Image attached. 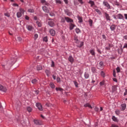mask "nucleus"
Returning a JSON list of instances; mask_svg holds the SVG:
<instances>
[{"instance_id": "1", "label": "nucleus", "mask_w": 127, "mask_h": 127, "mask_svg": "<svg viewBox=\"0 0 127 127\" xmlns=\"http://www.w3.org/2000/svg\"><path fill=\"white\" fill-rule=\"evenodd\" d=\"M74 40L75 41V43L78 44L77 45V47L81 48L83 45H84V42H81L80 45H79V43H80V41H79V39H78V37L76 35H75L74 36Z\"/></svg>"}, {"instance_id": "2", "label": "nucleus", "mask_w": 127, "mask_h": 127, "mask_svg": "<svg viewBox=\"0 0 127 127\" xmlns=\"http://www.w3.org/2000/svg\"><path fill=\"white\" fill-rule=\"evenodd\" d=\"M25 11V10H24V9L20 8L19 9V11L17 13V17H18V18H19V17H21L22 14L24 13Z\"/></svg>"}, {"instance_id": "3", "label": "nucleus", "mask_w": 127, "mask_h": 127, "mask_svg": "<svg viewBox=\"0 0 127 127\" xmlns=\"http://www.w3.org/2000/svg\"><path fill=\"white\" fill-rule=\"evenodd\" d=\"M15 62H16V58H12L10 60L8 61V63L10 64L9 67H11V66H12V65H13Z\"/></svg>"}, {"instance_id": "4", "label": "nucleus", "mask_w": 127, "mask_h": 127, "mask_svg": "<svg viewBox=\"0 0 127 127\" xmlns=\"http://www.w3.org/2000/svg\"><path fill=\"white\" fill-rule=\"evenodd\" d=\"M103 3L105 6H106L108 9H114V7H111V5H110V4L108 3V2L103 1Z\"/></svg>"}, {"instance_id": "5", "label": "nucleus", "mask_w": 127, "mask_h": 127, "mask_svg": "<svg viewBox=\"0 0 127 127\" xmlns=\"http://www.w3.org/2000/svg\"><path fill=\"white\" fill-rule=\"evenodd\" d=\"M36 106L37 107H38L39 111H43V108H42V105H41V104L37 103H36Z\"/></svg>"}, {"instance_id": "6", "label": "nucleus", "mask_w": 127, "mask_h": 127, "mask_svg": "<svg viewBox=\"0 0 127 127\" xmlns=\"http://www.w3.org/2000/svg\"><path fill=\"white\" fill-rule=\"evenodd\" d=\"M0 91H2V92H6L7 91V89H6V87L3 86L2 85L0 84Z\"/></svg>"}, {"instance_id": "7", "label": "nucleus", "mask_w": 127, "mask_h": 127, "mask_svg": "<svg viewBox=\"0 0 127 127\" xmlns=\"http://www.w3.org/2000/svg\"><path fill=\"white\" fill-rule=\"evenodd\" d=\"M34 123L36 125H38V126H41V125H42V122H41V121H39V120H34Z\"/></svg>"}, {"instance_id": "8", "label": "nucleus", "mask_w": 127, "mask_h": 127, "mask_svg": "<svg viewBox=\"0 0 127 127\" xmlns=\"http://www.w3.org/2000/svg\"><path fill=\"white\" fill-rule=\"evenodd\" d=\"M127 108V104H123L121 105V111H125L126 109Z\"/></svg>"}, {"instance_id": "9", "label": "nucleus", "mask_w": 127, "mask_h": 127, "mask_svg": "<svg viewBox=\"0 0 127 127\" xmlns=\"http://www.w3.org/2000/svg\"><path fill=\"white\" fill-rule=\"evenodd\" d=\"M117 17L118 19H124V15L123 14L119 13L117 15Z\"/></svg>"}, {"instance_id": "10", "label": "nucleus", "mask_w": 127, "mask_h": 127, "mask_svg": "<svg viewBox=\"0 0 127 127\" xmlns=\"http://www.w3.org/2000/svg\"><path fill=\"white\" fill-rule=\"evenodd\" d=\"M43 10L45 12H46L47 13H49V9L47 8L46 6H43Z\"/></svg>"}, {"instance_id": "11", "label": "nucleus", "mask_w": 127, "mask_h": 127, "mask_svg": "<svg viewBox=\"0 0 127 127\" xmlns=\"http://www.w3.org/2000/svg\"><path fill=\"white\" fill-rule=\"evenodd\" d=\"M64 19L66 20V21H67V22H73V19L68 17H65Z\"/></svg>"}, {"instance_id": "12", "label": "nucleus", "mask_w": 127, "mask_h": 127, "mask_svg": "<svg viewBox=\"0 0 127 127\" xmlns=\"http://www.w3.org/2000/svg\"><path fill=\"white\" fill-rule=\"evenodd\" d=\"M117 26L115 25H112L110 26V29L111 30V31H115V30H116V28Z\"/></svg>"}, {"instance_id": "13", "label": "nucleus", "mask_w": 127, "mask_h": 127, "mask_svg": "<svg viewBox=\"0 0 127 127\" xmlns=\"http://www.w3.org/2000/svg\"><path fill=\"white\" fill-rule=\"evenodd\" d=\"M104 15L107 20H111V17H110V15H109L107 13V12H104Z\"/></svg>"}, {"instance_id": "14", "label": "nucleus", "mask_w": 127, "mask_h": 127, "mask_svg": "<svg viewBox=\"0 0 127 127\" xmlns=\"http://www.w3.org/2000/svg\"><path fill=\"white\" fill-rule=\"evenodd\" d=\"M26 28L29 31H31L33 29V27L31 25H28L26 26Z\"/></svg>"}, {"instance_id": "15", "label": "nucleus", "mask_w": 127, "mask_h": 127, "mask_svg": "<svg viewBox=\"0 0 127 127\" xmlns=\"http://www.w3.org/2000/svg\"><path fill=\"white\" fill-rule=\"evenodd\" d=\"M68 61L70 62V63H73L74 62V58H73V57L72 56H70L68 58Z\"/></svg>"}, {"instance_id": "16", "label": "nucleus", "mask_w": 127, "mask_h": 127, "mask_svg": "<svg viewBox=\"0 0 127 127\" xmlns=\"http://www.w3.org/2000/svg\"><path fill=\"white\" fill-rule=\"evenodd\" d=\"M88 3H89V4H90V6L91 7H93V6H94V5H95V2L92 0H89V1L88 2Z\"/></svg>"}, {"instance_id": "17", "label": "nucleus", "mask_w": 127, "mask_h": 127, "mask_svg": "<svg viewBox=\"0 0 127 127\" xmlns=\"http://www.w3.org/2000/svg\"><path fill=\"white\" fill-rule=\"evenodd\" d=\"M48 24H49V25L51 27H53V26L55 25V24H54V22H53V21H49Z\"/></svg>"}, {"instance_id": "18", "label": "nucleus", "mask_w": 127, "mask_h": 127, "mask_svg": "<svg viewBox=\"0 0 127 127\" xmlns=\"http://www.w3.org/2000/svg\"><path fill=\"white\" fill-rule=\"evenodd\" d=\"M50 33L51 34V35H52V36H54V35H55V31L53 29H51L50 30Z\"/></svg>"}, {"instance_id": "19", "label": "nucleus", "mask_w": 127, "mask_h": 127, "mask_svg": "<svg viewBox=\"0 0 127 127\" xmlns=\"http://www.w3.org/2000/svg\"><path fill=\"white\" fill-rule=\"evenodd\" d=\"M75 26H76L74 24H73V23H70L69 24L70 30H73V28H74V27H75Z\"/></svg>"}, {"instance_id": "20", "label": "nucleus", "mask_w": 127, "mask_h": 127, "mask_svg": "<svg viewBox=\"0 0 127 127\" xmlns=\"http://www.w3.org/2000/svg\"><path fill=\"white\" fill-rule=\"evenodd\" d=\"M64 12L65 13H66V14L67 15H68V16H70V15H71V12H70V11H69L68 9H66L64 10Z\"/></svg>"}, {"instance_id": "21", "label": "nucleus", "mask_w": 127, "mask_h": 127, "mask_svg": "<svg viewBox=\"0 0 127 127\" xmlns=\"http://www.w3.org/2000/svg\"><path fill=\"white\" fill-rule=\"evenodd\" d=\"M90 76V75L89 74V73L87 72H85L84 73V77L85 79H88L89 77Z\"/></svg>"}, {"instance_id": "22", "label": "nucleus", "mask_w": 127, "mask_h": 127, "mask_svg": "<svg viewBox=\"0 0 127 127\" xmlns=\"http://www.w3.org/2000/svg\"><path fill=\"white\" fill-rule=\"evenodd\" d=\"M45 73L47 74V76H48V77H49L50 76V70H49L48 69H46L45 70Z\"/></svg>"}, {"instance_id": "23", "label": "nucleus", "mask_w": 127, "mask_h": 127, "mask_svg": "<svg viewBox=\"0 0 127 127\" xmlns=\"http://www.w3.org/2000/svg\"><path fill=\"white\" fill-rule=\"evenodd\" d=\"M90 26H92L93 25V20L89 19L88 20Z\"/></svg>"}, {"instance_id": "24", "label": "nucleus", "mask_w": 127, "mask_h": 127, "mask_svg": "<svg viewBox=\"0 0 127 127\" xmlns=\"http://www.w3.org/2000/svg\"><path fill=\"white\" fill-rule=\"evenodd\" d=\"M89 52L91 55L94 56L95 55V50H90Z\"/></svg>"}, {"instance_id": "25", "label": "nucleus", "mask_w": 127, "mask_h": 127, "mask_svg": "<svg viewBox=\"0 0 127 127\" xmlns=\"http://www.w3.org/2000/svg\"><path fill=\"white\" fill-rule=\"evenodd\" d=\"M84 107H87L88 108H90V109H92V106L89 103H87L86 104H85L84 105Z\"/></svg>"}, {"instance_id": "26", "label": "nucleus", "mask_w": 127, "mask_h": 127, "mask_svg": "<svg viewBox=\"0 0 127 127\" xmlns=\"http://www.w3.org/2000/svg\"><path fill=\"white\" fill-rule=\"evenodd\" d=\"M36 23H37V25L39 26V27H41L42 25L41 24V22H40V21H37Z\"/></svg>"}, {"instance_id": "27", "label": "nucleus", "mask_w": 127, "mask_h": 127, "mask_svg": "<svg viewBox=\"0 0 127 127\" xmlns=\"http://www.w3.org/2000/svg\"><path fill=\"white\" fill-rule=\"evenodd\" d=\"M112 120H113V121H114V122H119L118 118H117L115 116L112 117Z\"/></svg>"}, {"instance_id": "28", "label": "nucleus", "mask_w": 127, "mask_h": 127, "mask_svg": "<svg viewBox=\"0 0 127 127\" xmlns=\"http://www.w3.org/2000/svg\"><path fill=\"white\" fill-rule=\"evenodd\" d=\"M99 66L102 68V67H104V62H100L99 64Z\"/></svg>"}, {"instance_id": "29", "label": "nucleus", "mask_w": 127, "mask_h": 127, "mask_svg": "<svg viewBox=\"0 0 127 127\" xmlns=\"http://www.w3.org/2000/svg\"><path fill=\"white\" fill-rule=\"evenodd\" d=\"M115 113L116 114V115H117V116H119V115H120V114H121V111L117 109L116 110Z\"/></svg>"}, {"instance_id": "30", "label": "nucleus", "mask_w": 127, "mask_h": 127, "mask_svg": "<svg viewBox=\"0 0 127 127\" xmlns=\"http://www.w3.org/2000/svg\"><path fill=\"white\" fill-rule=\"evenodd\" d=\"M43 41H45V42H47L48 41V38L47 36L44 37L43 38Z\"/></svg>"}, {"instance_id": "31", "label": "nucleus", "mask_w": 127, "mask_h": 127, "mask_svg": "<svg viewBox=\"0 0 127 127\" xmlns=\"http://www.w3.org/2000/svg\"><path fill=\"white\" fill-rule=\"evenodd\" d=\"M78 19L79 20V22H80V23L83 22V19L81 17L78 16Z\"/></svg>"}, {"instance_id": "32", "label": "nucleus", "mask_w": 127, "mask_h": 127, "mask_svg": "<svg viewBox=\"0 0 127 127\" xmlns=\"http://www.w3.org/2000/svg\"><path fill=\"white\" fill-rule=\"evenodd\" d=\"M91 71L92 72H93V73H96V67H92L91 68Z\"/></svg>"}, {"instance_id": "33", "label": "nucleus", "mask_w": 127, "mask_h": 127, "mask_svg": "<svg viewBox=\"0 0 127 127\" xmlns=\"http://www.w3.org/2000/svg\"><path fill=\"white\" fill-rule=\"evenodd\" d=\"M42 69V66L41 65H38L37 67V70L39 71Z\"/></svg>"}, {"instance_id": "34", "label": "nucleus", "mask_w": 127, "mask_h": 127, "mask_svg": "<svg viewBox=\"0 0 127 127\" xmlns=\"http://www.w3.org/2000/svg\"><path fill=\"white\" fill-rule=\"evenodd\" d=\"M50 87L51 88H52V89H54V88H55V85H54V83L51 82L50 83Z\"/></svg>"}, {"instance_id": "35", "label": "nucleus", "mask_w": 127, "mask_h": 127, "mask_svg": "<svg viewBox=\"0 0 127 127\" xmlns=\"http://www.w3.org/2000/svg\"><path fill=\"white\" fill-rule=\"evenodd\" d=\"M32 84H36L37 83V79H34L32 80Z\"/></svg>"}, {"instance_id": "36", "label": "nucleus", "mask_w": 127, "mask_h": 127, "mask_svg": "<svg viewBox=\"0 0 127 127\" xmlns=\"http://www.w3.org/2000/svg\"><path fill=\"white\" fill-rule=\"evenodd\" d=\"M56 91H60L61 92H62V91H63V89L60 88V87H58V88H56Z\"/></svg>"}, {"instance_id": "37", "label": "nucleus", "mask_w": 127, "mask_h": 127, "mask_svg": "<svg viewBox=\"0 0 127 127\" xmlns=\"http://www.w3.org/2000/svg\"><path fill=\"white\" fill-rule=\"evenodd\" d=\"M56 2L59 4H61L62 3V1H61L60 0H56Z\"/></svg>"}, {"instance_id": "38", "label": "nucleus", "mask_w": 127, "mask_h": 127, "mask_svg": "<svg viewBox=\"0 0 127 127\" xmlns=\"http://www.w3.org/2000/svg\"><path fill=\"white\" fill-rule=\"evenodd\" d=\"M27 110L28 111V112H29V113L31 112V111H32V109L31 108V107H28L27 108Z\"/></svg>"}, {"instance_id": "39", "label": "nucleus", "mask_w": 127, "mask_h": 127, "mask_svg": "<svg viewBox=\"0 0 127 127\" xmlns=\"http://www.w3.org/2000/svg\"><path fill=\"white\" fill-rule=\"evenodd\" d=\"M4 15H5V16H7V17H9V16H10L8 12L4 13Z\"/></svg>"}, {"instance_id": "40", "label": "nucleus", "mask_w": 127, "mask_h": 127, "mask_svg": "<svg viewBox=\"0 0 127 127\" xmlns=\"http://www.w3.org/2000/svg\"><path fill=\"white\" fill-rule=\"evenodd\" d=\"M80 29H79V28H76L75 29V32H76V33H80Z\"/></svg>"}, {"instance_id": "41", "label": "nucleus", "mask_w": 127, "mask_h": 127, "mask_svg": "<svg viewBox=\"0 0 127 127\" xmlns=\"http://www.w3.org/2000/svg\"><path fill=\"white\" fill-rule=\"evenodd\" d=\"M33 92H34V93L36 94V95H38V94L39 93V91L38 90H34Z\"/></svg>"}, {"instance_id": "42", "label": "nucleus", "mask_w": 127, "mask_h": 127, "mask_svg": "<svg viewBox=\"0 0 127 127\" xmlns=\"http://www.w3.org/2000/svg\"><path fill=\"white\" fill-rule=\"evenodd\" d=\"M38 38V35L37 34H35L34 35V39L35 40H36Z\"/></svg>"}, {"instance_id": "43", "label": "nucleus", "mask_w": 127, "mask_h": 127, "mask_svg": "<svg viewBox=\"0 0 127 127\" xmlns=\"http://www.w3.org/2000/svg\"><path fill=\"white\" fill-rule=\"evenodd\" d=\"M116 70L117 73H120V71H121V69L120 68V67H117L116 68Z\"/></svg>"}, {"instance_id": "44", "label": "nucleus", "mask_w": 127, "mask_h": 127, "mask_svg": "<svg viewBox=\"0 0 127 127\" xmlns=\"http://www.w3.org/2000/svg\"><path fill=\"white\" fill-rule=\"evenodd\" d=\"M109 47L105 48L106 50H110L111 49V44H109Z\"/></svg>"}, {"instance_id": "45", "label": "nucleus", "mask_w": 127, "mask_h": 127, "mask_svg": "<svg viewBox=\"0 0 127 127\" xmlns=\"http://www.w3.org/2000/svg\"><path fill=\"white\" fill-rule=\"evenodd\" d=\"M28 11L29 12H34V10H33V9H29L28 10Z\"/></svg>"}, {"instance_id": "46", "label": "nucleus", "mask_w": 127, "mask_h": 127, "mask_svg": "<svg viewBox=\"0 0 127 127\" xmlns=\"http://www.w3.org/2000/svg\"><path fill=\"white\" fill-rule=\"evenodd\" d=\"M101 75L102 76V77H105V72H104V71H101Z\"/></svg>"}, {"instance_id": "47", "label": "nucleus", "mask_w": 127, "mask_h": 127, "mask_svg": "<svg viewBox=\"0 0 127 127\" xmlns=\"http://www.w3.org/2000/svg\"><path fill=\"white\" fill-rule=\"evenodd\" d=\"M102 38L104 39V40H107V37H106V35H102Z\"/></svg>"}, {"instance_id": "48", "label": "nucleus", "mask_w": 127, "mask_h": 127, "mask_svg": "<svg viewBox=\"0 0 127 127\" xmlns=\"http://www.w3.org/2000/svg\"><path fill=\"white\" fill-rule=\"evenodd\" d=\"M61 81V79H60V77H57V81L58 83H59Z\"/></svg>"}, {"instance_id": "49", "label": "nucleus", "mask_w": 127, "mask_h": 127, "mask_svg": "<svg viewBox=\"0 0 127 127\" xmlns=\"http://www.w3.org/2000/svg\"><path fill=\"white\" fill-rule=\"evenodd\" d=\"M95 10L96 11V12H98V13H101V11H100L99 9H95Z\"/></svg>"}, {"instance_id": "50", "label": "nucleus", "mask_w": 127, "mask_h": 127, "mask_svg": "<svg viewBox=\"0 0 127 127\" xmlns=\"http://www.w3.org/2000/svg\"><path fill=\"white\" fill-rule=\"evenodd\" d=\"M25 18L26 19V20H29V17H28L27 15L25 16Z\"/></svg>"}, {"instance_id": "51", "label": "nucleus", "mask_w": 127, "mask_h": 127, "mask_svg": "<svg viewBox=\"0 0 127 127\" xmlns=\"http://www.w3.org/2000/svg\"><path fill=\"white\" fill-rule=\"evenodd\" d=\"M54 66H55V63H54V62L52 61L51 67H54Z\"/></svg>"}, {"instance_id": "52", "label": "nucleus", "mask_w": 127, "mask_h": 127, "mask_svg": "<svg viewBox=\"0 0 127 127\" xmlns=\"http://www.w3.org/2000/svg\"><path fill=\"white\" fill-rule=\"evenodd\" d=\"M22 39L20 37H17V40L19 41V42L21 41Z\"/></svg>"}, {"instance_id": "53", "label": "nucleus", "mask_w": 127, "mask_h": 127, "mask_svg": "<svg viewBox=\"0 0 127 127\" xmlns=\"http://www.w3.org/2000/svg\"><path fill=\"white\" fill-rule=\"evenodd\" d=\"M74 84L75 87H78V83H77V82L74 81Z\"/></svg>"}, {"instance_id": "54", "label": "nucleus", "mask_w": 127, "mask_h": 127, "mask_svg": "<svg viewBox=\"0 0 127 127\" xmlns=\"http://www.w3.org/2000/svg\"><path fill=\"white\" fill-rule=\"evenodd\" d=\"M101 86H103V85H104L105 84V81H101L100 83Z\"/></svg>"}, {"instance_id": "55", "label": "nucleus", "mask_w": 127, "mask_h": 127, "mask_svg": "<svg viewBox=\"0 0 127 127\" xmlns=\"http://www.w3.org/2000/svg\"><path fill=\"white\" fill-rule=\"evenodd\" d=\"M113 76L114 77H116V70L115 69L113 70Z\"/></svg>"}, {"instance_id": "56", "label": "nucleus", "mask_w": 127, "mask_h": 127, "mask_svg": "<svg viewBox=\"0 0 127 127\" xmlns=\"http://www.w3.org/2000/svg\"><path fill=\"white\" fill-rule=\"evenodd\" d=\"M94 110L95 112H99V108L95 107Z\"/></svg>"}, {"instance_id": "57", "label": "nucleus", "mask_w": 127, "mask_h": 127, "mask_svg": "<svg viewBox=\"0 0 127 127\" xmlns=\"http://www.w3.org/2000/svg\"><path fill=\"white\" fill-rule=\"evenodd\" d=\"M123 48H127V43H125L123 47Z\"/></svg>"}, {"instance_id": "58", "label": "nucleus", "mask_w": 127, "mask_h": 127, "mask_svg": "<svg viewBox=\"0 0 127 127\" xmlns=\"http://www.w3.org/2000/svg\"><path fill=\"white\" fill-rule=\"evenodd\" d=\"M77 0L78 1H79V2H80V3H81V4L83 3L82 0Z\"/></svg>"}, {"instance_id": "59", "label": "nucleus", "mask_w": 127, "mask_h": 127, "mask_svg": "<svg viewBox=\"0 0 127 127\" xmlns=\"http://www.w3.org/2000/svg\"><path fill=\"white\" fill-rule=\"evenodd\" d=\"M112 90L113 91H116V86H112Z\"/></svg>"}, {"instance_id": "60", "label": "nucleus", "mask_w": 127, "mask_h": 127, "mask_svg": "<svg viewBox=\"0 0 127 127\" xmlns=\"http://www.w3.org/2000/svg\"><path fill=\"white\" fill-rule=\"evenodd\" d=\"M50 15L51 16H54V15H55L54 13H50Z\"/></svg>"}, {"instance_id": "61", "label": "nucleus", "mask_w": 127, "mask_h": 127, "mask_svg": "<svg viewBox=\"0 0 127 127\" xmlns=\"http://www.w3.org/2000/svg\"><path fill=\"white\" fill-rule=\"evenodd\" d=\"M41 2H42V3H45V2H46V1L45 0H42Z\"/></svg>"}, {"instance_id": "62", "label": "nucleus", "mask_w": 127, "mask_h": 127, "mask_svg": "<svg viewBox=\"0 0 127 127\" xmlns=\"http://www.w3.org/2000/svg\"><path fill=\"white\" fill-rule=\"evenodd\" d=\"M112 127H119V126H118V125H112Z\"/></svg>"}, {"instance_id": "63", "label": "nucleus", "mask_w": 127, "mask_h": 127, "mask_svg": "<svg viewBox=\"0 0 127 127\" xmlns=\"http://www.w3.org/2000/svg\"><path fill=\"white\" fill-rule=\"evenodd\" d=\"M124 16L125 17V19H127V14H124Z\"/></svg>"}, {"instance_id": "64", "label": "nucleus", "mask_w": 127, "mask_h": 127, "mask_svg": "<svg viewBox=\"0 0 127 127\" xmlns=\"http://www.w3.org/2000/svg\"><path fill=\"white\" fill-rule=\"evenodd\" d=\"M124 39H125L126 40H127V36L126 35V36H125L124 37Z\"/></svg>"}]
</instances>
